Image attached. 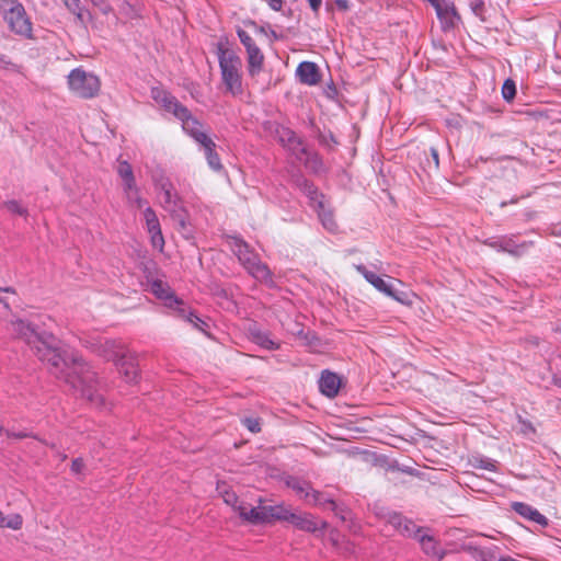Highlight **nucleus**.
I'll return each mask as SVG.
<instances>
[{"instance_id":"obj_16","label":"nucleus","mask_w":561,"mask_h":561,"mask_svg":"<svg viewBox=\"0 0 561 561\" xmlns=\"http://www.w3.org/2000/svg\"><path fill=\"white\" fill-rule=\"evenodd\" d=\"M277 134L283 146L287 147L297 158L301 159V156L306 154V148L295 131L289 128L282 127L277 130Z\"/></svg>"},{"instance_id":"obj_49","label":"nucleus","mask_w":561,"mask_h":561,"mask_svg":"<svg viewBox=\"0 0 561 561\" xmlns=\"http://www.w3.org/2000/svg\"><path fill=\"white\" fill-rule=\"evenodd\" d=\"M236 245H247V242H244V241H240V243H239V242H237V244H236Z\"/></svg>"},{"instance_id":"obj_24","label":"nucleus","mask_w":561,"mask_h":561,"mask_svg":"<svg viewBox=\"0 0 561 561\" xmlns=\"http://www.w3.org/2000/svg\"><path fill=\"white\" fill-rule=\"evenodd\" d=\"M124 366L116 365L121 374L124 375L127 382H135L138 377V370L135 362V356L127 350L126 358L123 360Z\"/></svg>"},{"instance_id":"obj_8","label":"nucleus","mask_w":561,"mask_h":561,"mask_svg":"<svg viewBox=\"0 0 561 561\" xmlns=\"http://www.w3.org/2000/svg\"><path fill=\"white\" fill-rule=\"evenodd\" d=\"M304 191L310 201L311 207L318 213L322 226L330 232H335L337 224L334 219L329 201L310 183L305 182Z\"/></svg>"},{"instance_id":"obj_4","label":"nucleus","mask_w":561,"mask_h":561,"mask_svg":"<svg viewBox=\"0 0 561 561\" xmlns=\"http://www.w3.org/2000/svg\"><path fill=\"white\" fill-rule=\"evenodd\" d=\"M238 510L240 517L252 524L270 523L274 519L287 522L293 512L284 504L257 507L241 505Z\"/></svg>"},{"instance_id":"obj_42","label":"nucleus","mask_w":561,"mask_h":561,"mask_svg":"<svg viewBox=\"0 0 561 561\" xmlns=\"http://www.w3.org/2000/svg\"><path fill=\"white\" fill-rule=\"evenodd\" d=\"M311 9L318 11L321 5V0H308Z\"/></svg>"},{"instance_id":"obj_45","label":"nucleus","mask_w":561,"mask_h":561,"mask_svg":"<svg viewBox=\"0 0 561 561\" xmlns=\"http://www.w3.org/2000/svg\"><path fill=\"white\" fill-rule=\"evenodd\" d=\"M91 2H92L94 5L100 7V5H102L103 0H91Z\"/></svg>"},{"instance_id":"obj_30","label":"nucleus","mask_w":561,"mask_h":561,"mask_svg":"<svg viewBox=\"0 0 561 561\" xmlns=\"http://www.w3.org/2000/svg\"><path fill=\"white\" fill-rule=\"evenodd\" d=\"M253 341L266 350H276L278 347V345L273 340H271L266 332L259 331L253 333Z\"/></svg>"},{"instance_id":"obj_20","label":"nucleus","mask_w":561,"mask_h":561,"mask_svg":"<svg viewBox=\"0 0 561 561\" xmlns=\"http://www.w3.org/2000/svg\"><path fill=\"white\" fill-rule=\"evenodd\" d=\"M431 4L435 8L437 18L446 27L454 25L457 13L453 3L446 0H435Z\"/></svg>"},{"instance_id":"obj_27","label":"nucleus","mask_w":561,"mask_h":561,"mask_svg":"<svg viewBox=\"0 0 561 561\" xmlns=\"http://www.w3.org/2000/svg\"><path fill=\"white\" fill-rule=\"evenodd\" d=\"M249 71L253 76L259 72L263 66L264 56L257 46H254L247 50Z\"/></svg>"},{"instance_id":"obj_17","label":"nucleus","mask_w":561,"mask_h":561,"mask_svg":"<svg viewBox=\"0 0 561 561\" xmlns=\"http://www.w3.org/2000/svg\"><path fill=\"white\" fill-rule=\"evenodd\" d=\"M512 510L524 517L527 520L534 522L541 527H546L549 524L548 518L542 515L537 508L534 506L523 503V502H513Z\"/></svg>"},{"instance_id":"obj_37","label":"nucleus","mask_w":561,"mask_h":561,"mask_svg":"<svg viewBox=\"0 0 561 561\" xmlns=\"http://www.w3.org/2000/svg\"><path fill=\"white\" fill-rule=\"evenodd\" d=\"M238 36L241 41V43L244 45V47L248 49L256 46L253 38L243 30L238 31Z\"/></svg>"},{"instance_id":"obj_2","label":"nucleus","mask_w":561,"mask_h":561,"mask_svg":"<svg viewBox=\"0 0 561 561\" xmlns=\"http://www.w3.org/2000/svg\"><path fill=\"white\" fill-rule=\"evenodd\" d=\"M387 522L402 536L415 537L423 549V551L432 557L442 558V549L432 536L426 535L410 519L402 516L400 513L390 512L387 514Z\"/></svg>"},{"instance_id":"obj_38","label":"nucleus","mask_w":561,"mask_h":561,"mask_svg":"<svg viewBox=\"0 0 561 561\" xmlns=\"http://www.w3.org/2000/svg\"><path fill=\"white\" fill-rule=\"evenodd\" d=\"M247 428L252 433H257L261 431L260 422L256 419H245L243 421Z\"/></svg>"},{"instance_id":"obj_52","label":"nucleus","mask_w":561,"mask_h":561,"mask_svg":"<svg viewBox=\"0 0 561 561\" xmlns=\"http://www.w3.org/2000/svg\"><path fill=\"white\" fill-rule=\"evenodd\" d=\"M431 3L434 2L435 0H428Z\"/></svg>"},{"instance_id":"obj_43","label":"nucleus","mask_w":561,"mask_h":561,"mask_svg":"<svg viewBox=\"0 0 561 561\" xmlns=\"http://www.w3.org/2000/svg\"><path fill=\"white\" fill-rule=\"evenodd\" d=\"M336 4L341 9H347V0H336Z\"/></svg>"},{"instance_id":"obj_29","label":"nucleus","mask_w":561,"mask_h":561,"mask_svg":"<svg viewBox=\"0 0 561 561\" xmlns=\"http://www.w3.org/2000/svg\"><path fill=\"white\" fill-rule=\"evenodd\" d=\"M23 526V517L18 513H12L9 515H4L0 511V527L9 528L12 530H19Z\"/></svg>"},{"instance_id":"obj_15","label":"nucleus","mask_w":561,"mask_h":561,"mask_svg":"<svg viewBox=\"0 0 561 561\" xmlns=\"http://www.w3.org/2000/svg\"><path fill=\"white\" fill-rule=\"evenodd\" d=\"M287 522L294 525L296 528L309 533H317L327 527V523L314 519L310 514L306 513L302 514L291 512Z\"/></svg>"},{"instance_id":"obj_11","label":"nucleus","mask_w":561,"mask_h":561,"mask_svg":"<svg viewBox=\"0 0 561 561\" xmlns=\"http://www.w3.org/2000/svg\"><path fill=\"white\" fill-rule=\"evenodd\" d=\"M355 268L378 291L382 293L383 295H386L401 304L408 305L411 302V299H410L408 293L394 289L392 283L385 280L382 277L377 275L375 272L368 270L365 265H363V264L355 265Z\"/></svg>"},{"instance_id":"obj_41","label":"nucleus","mask_w":561,"mask_h":561,"mask_svg":"<svg viewBox=\"0 0 561 561\" xmlns=\"http://www.w3.org/2000/svg\"><path fill=\"white\" fill-rule=\"evenodd\" d=\"M431 157L432 161H427L428 167H431V163H433L434 169H438L439 165V158H438V151L435 148H431Z\"/></svg>"},{"instance_id":"obj_23","label":"nucleus","mask_w":561,"mask_h":561,"mask_svg":"<svg viewBox=\"0 0 561 561\" xmlns=\"http://www.w3.org/2000/svg\"><path fill=\"white\" fill-rule=\"evenodd\" d=\"M122 187L125 199L131 208L142 209L147 205V201L140 196V190L137 183Z\"/></svg>"},{"instance_id":"obj_40","label":"nucleus","mask_w":561,"mask_h":561,"mask_svg":"<svg viewBox=\"0 0 561 561\" xmlns=\"http://www.w3.org/2000/svg\"><path fill=\"white\" fill-rule=\"evenodd\" d=\"M84 468V463L82 461L81 458H77L72 461V465H71V471L76 474H79L82 472Z\"/></svg>"},{"instance_id":"obj_22","label":"nucleus","mask_w":561,"mask_h":561,"mask_svg":"<svg viewBox=\"0 0 561 561\" xmlns=\"http://www.w3.org/2000/svg\"><path fill=\"white\" fill-rule=\"evenodd\" d=\"M466 549L476 561H501L502 558V556L499 553L500 549L496 546L483 548L468 546Z\"/></svg>"},{"instance_id":"obj_26","label":"nucleus","mask_w":561,"mask_h":561,"mask_svg":"<svg viewBox=\"0 0 561 561\" xmlns=\"http://www.w3.org/2000/svg\"><path fill=\"white\" fill-rule=\"evenodd\" d=\"M174 311L179 318L191 323L194 328L204 331L203 325H206V323L193 311L186 310L184 304L182 306L176 307Z\"/></svg>"},{"instance_id":"obj_34","label":"nucleus","mask_w":561,"mask_h":561,"mask_svg":"<svg viewBox=\"0 0 561 561\" xmlns=\"http://www.w3.org/2000/svg\"><path fill=\"white\" fill-rule=\"evenodd\" d=\"M219 492L221 493L225 503L230 505L238 513H239V510H238L239 506L247 505L244 502L239 501L238 496L232 491H228V490L222 491L219 488Z\"/></svg>"},{"instance_id":"obj_46","label":"nucleus","mask_w":561,"mask_h":561,"mask_svg":"<svg viewBox=\"0 0 561 561\" xmlns=\"http://www.w3.org/2000/svg\"><path fill=\"white\" fill-rule=\"evenodd\" d=\"M8 62L4 60L2 56H0V67H4Z\"/></svg>"},{"instance_id":"obj_35","label":"nucleus","mask_w":561,"mask_h":561,"mask_svg":"<svg viewBox=\"0 0 561 561\" xmlns=\"http://www.w3.org/2000/svg\"><path fill=\"white\" fill-rule=\"evenodd\" d=\"M515 94H516L515 82L512 79L505 80L503 83V87H502L503 99L510 102L515 98Z\"/></svg>"},{"instance_id":"obj_48","label":"nucleus","mask_w":561,"mask_h":561,"mask_svg":"<svg viewBox=\"0 0 561 561\" xmlns=\"http://www.w3.org/2000/svg\"><path fill=\"white\" fill-rule=\"evenodd\" d=\"M481 5H482V4H477V5L473 8V10H474V12H476V13H478V10H479V8H480Z\"/></svg>"},{"instance_id":"obj_14","label":"nucleus","mask_w":561,"mask_h":561,"mask_svg":"<svg viewBox=\"0 0 561 561\" xmlns=\"http://www.w3.org/2000/svg\"><path fill=\"white\" fill-rule=\"evenodd\" d=\"M95 351L107 360H113L115 365L124 366L127 350L121 341L100 340Z\"/></svg>"},{"instance_id":"obj_6","label":"nucleus","mask_w":561,"mask_h":561,"mask_svg":"<svg viewBox=\"0 0 561 561\" xmlns=\"http://www.w3.org/2000/svg\"><path fill=\"white\" fill-rule=\"evenodd\" d=\"M68 85L70 91L81 99H92L99 94L101 89L100 79L94 73L81 68H76L69 73Z\"/></svg>"},{"instance_id":"obj_3","label":"nucleus","mask_w":561,"mask_h":561,"mask_svg":"<svg viewBox=\"0 0 561 561\" xmlns=\"http://www.w3.org/2000/svg\"><path fill=\"white\" fill-rule=\"evenodd\" d=\"M153 100L161 105L167 112L172 113L176 118L182 122V127L185 133L193 136L202 129L201 123L194 118L190 111L183 106L179 101L170 93L160 90L152 89Z\"/></svg>"},{"instance_id":"obj_44","label":"nucleus","mask_w":561,"mask_h":561,"mask_svg":"<svg viewBox=\"0 0 561 561\" xmlns=\"http://www.w3.org/2000/svg\"><path fill=\"white\" fill-rule=\"evenodd\" d=\"M553 233L557 236H561V226L554 227Z\"/></svg>"},{"instance_id":"obj_9","label":"nucleus","mask_w":561,"mask_h":561,"mask_svg":"<svg viewBox=\"0 0 561 561\" xmlns=\"http://www.w3.org/2000/svg\"><path fill=\"white\" fill-rule=\"evenodd\" d=\"M154 185L160 191L159 198L163 208L169 211L173 218L182 226H185V214L179 203L178 195L169 179H154Z\"/></svg>"},{"instance_id":"obj_13","label":"nucleus","mask_w":561,"mask_h":561,"mask_svg":"<svg viewBox=\"0 0 561 561\" xmlns=\"http://www.w3.org/2000/svg\"><path fill=\"white\" fill-rule=\"evenodd\" d=\"M286 484L296 493L297 496L305 500L308 504L322 505L328 503L329 505H334L331 500L323 501L322 495L314 491L310 483L305 480L290 477L287 479Z\"/></svg>"},{"instance_id":"obj_1","label":"nucleus","mask_w":561,"mask_h":561,"mask_svg":"<svg viewBox=\"0 0 561 561\" xmlns=\"http://www.w3.org/2000/svg\"><path fill=\"white\" fill-rule=\"evenodd\" d=\"M12 331L25 341L37 358L47 364L48 370L60 381L68 385L76 394L100 407L103 396L100 393L95 373L73 350L61 345L53 334L37 332L28 322L16 319L11 321Z\"/></svg>"},{"instance_id":"obj_36","label":"nucleus","mask_w":561,"mask_h":561,"mask_svg":"<svg viewBox=\"0 0 561 561\" xmlns=\"http://www.w3.org/2000/svg\"><path fill=\"white\" fill-rule=\"evenodd\" d=\"M191 137L194 138V140L201 146H203L204 150H206V148L209 146H215V142L202 129Z\"/></svg>"},{"instance_id":"obj_25","label":"nucleus","mask_w":561,"mask_h":561,"mask_svg":"<svg viewBox=\"0 0 561 561\" xmlns=\"http://www.w3.org/2000/svg\"><path fill=\"white\" fill-rule=\"evenodd\" d=\"M116 172L122 180V186L136 183L133 168L127 161L117 159Z\"/></svg>"},{"instance_id":"obj_53","label":"nucleus","mask_w":561,"mask_h":561,"mask_svg":"<svg viewBox=\"0 0 561 561\" xmlns=\"http://www.w3.org/2000/svg\"><path fill=\"white\" fill-rule=\"evenodd\" d=\"M559 386H561V380L558 382Z\"/></svg>"},{"instance_id":"obj_10","label":"nucleus","mask_w":561,"mask_h":561,"mask_svg":"<svg viewBox=\"0 0 561 561\" xmlns=\"http://www.w3.org/2000/svg\"><path fill=\"white\" fill-rule=\"evenodd\" d=\"M236 254L242 266L255 279L270 285L273 284L267 265L261 262L257 254L253 251V248H238V252Z\"/></svg>"},{"instance_id":"obj_19","label":"nucleus","mask_w":561,"mask_h":561,"mask_svg":"<svg viewBox=\"0 0 561 561\" xmlns=\"http://www.w3.org/2000/svg\"><path fill=\"white\" fill-rule=\"evenodd\" d=\"M341 387L340 377L331 371H323L319 380V389L321 393L328 398H333L337 394Z\"/></svg>"},{"instance_id":"obj_21","label":"nucleus","mask_w":561,"mask_h":561,"mask_svg":"<svg viewBox=\"0 0 561 561\" xmlns=\"http://www.w3.org/2000/svg\"><path fill=\"white\" fill-rule=\"evenodd\" d=\"M144 219L151 236L152 245L163 243L158 217L151 207H144Z\"/></svg>"},{"instance_id":"obj_51","label":"nucleus","mask_w":561,"mask_h":561,"mask_svg":"<svg viewBox=\"0 0 561 561\" xmlns=\"http://www.w3.org/2000/svg\"><path fill=\"white\" fill-rule=\"evenodd\" d=\"M508 252L512 253V254L516 253V251H514V250H510Z\"/></svg>"},{"instance_id":"obj_31","label":"nucleus","mask_w":561,"mask_h":561,"mask_svg":"<svg viewBox=\"0 0 561 561\" xmlns=\"http://www.w3.org/2000/svg\"><path fill=\"white\" fill-rule=\"evenodd\" d=\"M2 208L12 215H18V216H23V217L27 216V209L25 207H23L15 199L4 202L2 204Z\"/></svg>"},{"instance_id":"obj_33","label":"nucleus","mask_w":561,"mask_h":561,"mask_svg":"<svg viewBox=\"0 0 561 561\" xmlns=\"http://www.w3.org/2000/svg\"><path fill=\"white\" fill-rule=\"evenodd\" d=\"M216 145L215 146H209L206 148L205 150V156H206V159H207V162H208V165L214 170V171H219L221 170L222 165H221V162H220V158L218 157V154L214 151Z\"/></svg>"},{"instance_id":"obj_47","label":"nucleus","mask_w":561,"mask_h":561,"mask_svg":"<svg viewBox=\"0 0 561 561\" xmlns=\"http://www.w3.org/2000/svg\"><path fill=\"white\" fill-rule=\"evenodd\" d=\"M0 291H7V293H9V291H11V288H9V287H7V288H1V287H0Z\"/></svg>"},{"instance_id":"obj_5","label":"nucleus","mask_w":561,"mask_h":561,"mask_svg":"<svg viewBox=\"0 0 561 561\" xmlns=\"http://www.w3.org/2000/svg\"><path fill=\"white\" fill-rule=\"evenodd\" d=\"M0 9L12 32L26 37L31 36L32 23L24 7L18 0H0Z\"/></svg>"},{"instance_id":"obj_7","label":"nucleus","mask_w":561,"mask_h":561,"mask_svg":"<svg viewBox=\"0 0 561 561\" xmlns=\"http://www.w3.org/2000/svg\"><path fill=\"white\" fill-rule=\"evenodd\" d=\"M219 66L226 89L233 95L241 93L240 58L231 51H221L219 56Z\"/></svg>"},{"instance_id":"obj_50","label":"nucleus","mask_w":561,"mask_h":561,"mask_svg":"<svg viewBox=\"0 0 561 561\" xmlns=\"http://www.w3.org/2000/svg\"><path fill=\"white\" fill-rule=\"evenodd\" d=\"M486 245L493 247V245H496V243L495 242H491V243H488Z\"/></svg>"},{"instance_id":"obj_18","label":"nucleus","mask_w":561,"mask_h":561,"mask_svg":"<svg viewBox=\"0 0 561 561\" xmlns=\"http://www.w3.org/2000/svg\"><path fill=\"white\" fill-rule=\"evenodd\" d=\"M296 75L300 82L308 85H314L319 83L321 79L318 66L311 61H304L299 64L296 70Z\"/></svg>"},{"instance_id":"obj_32","label":"nucleus","mask_w":561,"mask_h":561,"mask_svg":"<svg viewBox=\"0 0 561 561\" xmlns=\"http://www.w3.org/2000/svg\"><path fill=\"white\" fill-rule=\"evenodd\" d=\"M472 466L478 469H484L488 471L496 470V461L486 457H473Z\"/></svg>"},{"instance_id":"obj_39","label":"nucleus","mask_w":561,"mask_h":561,"mask_svg":"<svg viewBox=\"0 0 561 561\" xmlns=\"http://www.w3.org/2000/svg\"><path fill=\"white\" fill-rule=\"evenodd\" d=\"M519 424H520V432H523L524 434H530V433H535V427L533 426V424L528 421H525V420H519Z\"/></svg>"},{"instance_id":"obj_12","label":"nucleus","mask_w":561,"mask_h":561,"mask_svg":"<svg viewBox=\"0 0 561 561\" xmlns=\"http://www.w3.org/2000/svg\"><path fill=\"white\" fill-rule=\"evenodd\" d=\"M147 287L150 293L163 302V306L174 310L176 307L183 305L181 300L172 290L170 285L163 280L158 274L153 275L148 273L146 275Z\"/></svg>"},{"instance_id":"obj_28","label":"nucleus","mask_w":561,"mask_h":561,"mask_svg":"<svg viewBox=\"0 0 561 561\" xmlns=\"http://www.w3.org/2000/svg\"><path fill=\"white\" fill-rule=\"evenodd\" d=\"M67 10L72 13L80 24H84L89 12L81 5L80 0H61Z\"/></svg>"}]
</instances>
